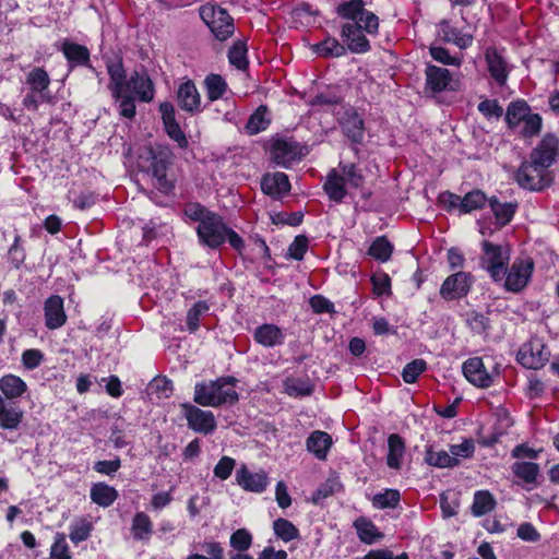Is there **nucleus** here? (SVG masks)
<instances>
[{"label": "nucleus", "mask_w": 559, "mask_h": 559, "mask_svg": "<svg viewBox=\"0 0 559 559\" xmlns=\"http://www.w3.org/2000/svg\"><path fill=\"white\" fill-rule=\"evenodd\" d=\"M109 75L108 88L117 104L121 117L132 119L135 116V99L150 103L154 99L155 87L145 72H133L127 79L122 61L109 60L106 63Z\"/></svg>", "instance_id": "1"}, {"label": "nucleus", "mask_w": 559, "mask_h": 559, "mask_svg": "<svg viewBox=\"0 0 559 559\" xmlns=\"http://www.w3.org/2000/svg\"><path fill=\"white\" fill-rule=\"evenodd\" d=\"M235 382V378L222 377L215 381L197 383L194 386L193 401L201 406L211 407H218L223 404H234L238 401Z\"/></svg>", "instance_id": "2"}, {"label": "nucleus", "mask_w": 559, "mask_h": 559, "mask_svg": "<svg viewBox=\"0 0 559 559\" xmlns=\"http://www.w3.org/2000/svg\"><path fill=\"white\" fill-rule=\"evenodd\" d=\"M171 151L163 145H150L139 155V167L143 171L152 174L156 180L155 187L164 192L169 191L173 187L166 177V170L171 163Z\"/></svg>", "instance_id": "3"}, {"label": "nucleus", "mask_w": 559, "mask_h": 559, "mask_svg": "<svg viewBox=\"0 0 559 559\" xmlns=\"http://www.w3.org/2000/svg\"><path fill=\"white\" fill-rule=\"evenodd\" d=\"M364 185V176L354 164H342L332 169L324 182V191L335 202H341L350 189H358Z\"/></svg>", "instance_id": "4"}, {"label": "nucleus", "mask_w": 559, "mask_h": 559, "mask_svg": "<svg viewBox=\"0 0 559 559\" xmlns=\"http://www.w3.org/2000/svg\"><path fill=\"white\" fill-rule=\"evenodd\" d=\"M200 16L218 40L234 34L233 19L225 9L206 3L200 8Z\"/></svg>", "instance_id": "5"}, {"label": "nucleus", "mask_w": 559, "mask_h": 559, "mask_svg": "<svg viewBox=\"0 0 559 559\" xmlns=\"http://www.w3.org/2000/svg\"><path fill=\"white\" fill-rule=\"evenodd\" d=\"M364 7L362 0H349L337 7V14L343 19L349 20V23H364L365 33L376 35L379 29V19Z\"/></svg>", "instance_id": "6"}, {"label": "nucleus", "mask_w": 559, "mask_h": 559, "mask_svg": "<svg viewBox=\"0 0 559 559\" xmlns=\"http://www.w3.org/2000/svg\"><path fill=\"white\" fill-rule=\"evenodd\" d=\"M197 234L200 241L212 249H215L226 241L227 226L223 218L213 213L199 223Z\"/></svg>", "instance_id": "7"}, {"label": "nucleus", "mask_w": 559, "mask_h": 559, "mask_svg": "<svg viewBox=\"0 0 559 559\" xmlns=\"http://www.w3.org/2000/svg\"><path fill=\"white\" fill-rule=\"evenodd\" d=\"M515 179L522 188L533 191L543 190L551 182L549 171L535 164L532 159L521 165Z\"/></svg>", "instance_id": "8"}, {"label": "nucleus", "mask_w": 559, "mask_h": 559, "mask_svg": "<svg viewBox=\"0 0 559 559\" xmlns=\"http://www.w3.org/2000/svg\"><path fill=\"white\" fill-rule=\"evenodd\" d=\"M550 356L542 340L534 337L525 343L518 353V361L528 369H539L545 366Z\"/></svg>", "instance_id": "9"}, {"label": "nucleus", "mask_w": 559, "mask_h": 559, "mask_svg": "<svg viewBox=\"0 0 559 559\" xmlns=\"http://www.w3.org/2000/svg\"><path fill=\"white\" fill-rule=\"evenodd\" d=\"M509 259L508 248L495 246L488 241L484 242L483 264L495 281L501 280L506 274V265Z\"/></svg>", "instance_id": "10"}, {"label": "nucleus", "mask_w": 559, "mask_h": 559, "mask_svg": "<svg viewBox=\"0 0 559 559\" xmlns=\"http://www.w3.org/2000/svg\"><path fill=\"white\" fill-rule=\"evenodd\" d=\"M188 427L195 432L209 435L216 428V419L212 412L203 411L192 404H182Z\"/></svg>", "instance_id": "11"}, {"label": "nucleus", "mask_w": 559, "mask_h": 559, "mask_svg": "<svg viewBox=\"0 0 559 559\" xmlns=\"http://www.w3.org/2000/svg\"><path fill=\"white\" fill-rule=\"evenodd\" d=\"M473 284V276L466 272H456L448 276L441 287L440 295L447 300H453L467 295Z\"/></svg>", "instance_id": "12"}, {"label": "nucleus", "mask_w": 559, "mask_h": 559, "mask_svg": "<svg viewBox=\"0 0 559 559\" xmlns=\"http://www.w3.org/2000/svg\"><path fill=\"white\" fill-rule=\"evenodd\" d=\"M533 270L532 260H515L507 274L506 288L514 293L522 290L527 285Z\"/></svg>", "instance_id": "13"}, {"label": "nucleus", "mask_w": 559, "mask_h": 559, "mask_svg": "<svg viewBox=\"0 0 559 559\" xmlns=\"http://www.w3.org/2000/svg\"><path fill=\"white\" fill-rule=\"evenodd\" d=\"M559 156V140L552 134H546L532 151L531 159L547 170Z\"/></svg>", "instance_id": "14"}, {"label": "nucleus", "mask_w": 559, "mask_h": 559, "mask_svg": "<svg viewBox=\"0 0 559 559\" xmlns=\"http://www.w3.org/2000/svg\"><path fill=\"white\" fill-rule=\"evenodd\" d=\"M364 23H345L342 26L341 37L349 51L365 53L370 50V44L364 34Z\"/></svg>", "instance_id": "15"}, {"label": "nucleus", "mask_w": 559, "mask_h": 559, "mask_svg": "<svg viewBox=\"0 0 559 559\" xmlns=\"http://www.w3.org/2000/svg\"><path fill=\"white\" fill-rule=\"evenodd\" d=\"M463 373L468 382L479 388H488L493 382V376L488 372L479 357L467 359L463 364Z\"/></svg>", "instance_id": "16"}, {"label": "nucleus", "mask_w": 559, "mask_h": 559, "mask_svg": "<svg viewBox=\"0 0 559 559\" xmlns=\"http://www.w3.org/2000/svg\"><path fill=\"white\" fill-rule=\"evenodd\" d=\"M236 483L246 491L262 492L269 485V477L264 471L253 473L241 465L236 472Z\"/></svg>", "instance_id": "17"}, {"label": "nucleus", "mask_w": 559, "mask_h": 559, "mask_svg": "<svg viewBox=\"0 0 559 559\" xmlns=\"http://www.w3.org/2000/svg\"><path fill=\"white\" fill-rule=\"evenodd\" d=\"M163 123L168 136L175 141L179 147L188 146V140L180 126L176 121L175 108L173 104L166 102L159 105Z\"/></svg>", "instance_id": "18"}, {"label": "nucleus", "mask_w": 559, "mask_h": 559, "mask_svg": "<svg viewBox=\"0 0 559 559\" xmlns=\"http://www.w3.org/2000/svg\"><path fill=\"white\" fill-rule=\"evenodd\" d=\"M177 102L179 107L187 112L195 114L202 110L201 95L195 84L190 80L179 85Z\"/></svg>", "instance_id": "19"}, {"label": "nucleus", "mask_w": 559, "mask_h": 559, "mask_svg": "<svg viewBox=\"0 0 559 559\" xmlns=\"http://www.w3.org/2000/svg\"><path fill=\"white\" fill-rule=\"evenodd\" d=\"M485 59L490 76L499 85H504L509 75V66L502 52L495 47H489L486 49Z\"/></svg>", "instance_id": "20"}, {"label": "nucleus", "mask_w": 559, "mask_h": 559, "mask_svg": "<svg viewBox=\"0 0 559 559\" xmlns=\"http://www.w3.org/2000/svg\"><path fill=\"white\" fill-rule=\"evenodd\" d=\"M45 324L49 330L61 328L67 321V314L63 307V299L58 295H52L44 304Z\"/></svg>", "instance_id": "21"}, {"label": "nucleus", "mask_w": 559, "mask_h": 559, "mask_svg": "<svg viewBox=\"0 0 559 559\" xmlns=\"http://www.w3.org/2000/svg\"><path fill=\"white\" fill-rule=\"evenodd\" d=\"M344 134L354 143H360L365 134L362 118L354 108H347L340 118Z\"/></svg>", "instance_id": "22"}, {"label": "nucleus", "mask_w": 559, "mask_h": 559, "mask_svg": "<svg viewBox=\"0 0 559 559\" xmlns=\"http://www.w3.org/2000/svg\"><path fill=\"white\" fill-rule=\"evenodd\" d=\"M253 338L264 347H275L284 343L285 334L280 326L264 323L254 330Z\"/></svg>", "instance_id": "23"}, {"label": "nucleus", "mask_w": 559, "mask_h": 559, "mask_svg": "<svg viewBox=\"0 0 559 559\" xmlns=\"http://www.w3.org/2000/svg\"><path fill=\"white\" fill-rule=\"evenodd\" d=\"M261 188L265 194L281 198L290 190V183L284 173L267 174L262 178Z\"/></svg>", "instance_id": "24"}, {"label": "nucleus", "mask_w": 559, "mask_h": 559, "mask_svg": "<svg viewBox=\"0 0 559 559\" xmlns=\"http://www.w3.org/2000/svg\"><path fill=\"white\" fill-rule=\"evenodd\" d=\"M440 38L445 43H452L461 49H466L472 46L474 37L471 34H465L451 25L449 21H442L438 27Z\"/></svg>", "instance_id": "25"}, {"label": "nucleus", "mask_w": 559, "mask_h": 559, "mask_svg": "<svg viewBox=\"0 0 559 559\" xmlns=\"http://www.w3.org/2000/svg\"><path fill=\"white\" fill-rule=\"evenodd\" d=\"M333 441L331 436L321 430H316L310 433L306 440V448L318 460H325Z\"/></svg>", "instance_id": "26"}, {"label": "nucleus", "mask_w": 559, "mask_h": 559, "mask_svg": "<svg viewBox=\"0 0 559 559\" xmlns=\"http://www.w3.org/2000/svg\"><path fill=\"white\" fill-rule=\"evenodd\" d=\"M451 73L448 69L428 66L426 69V84L432 92H442L453 88Z\"/></svg>", "instance_id": "27"}, {"label": "nucleus", "mask_w": 559, "mask_h": 559, "mask_svg": "<svg viewBox=\"0 0 559 559\" xmlns=\"http://www.w3.org/2000/svg\"><path fill=\"white\" fill-rule=\"evenodd\" d=\"M272 157L278 164L287 166L299 156L298 145L294 142L277 140L272 145Z\"/></svg>", "instance_id": "28"}, {"label": "nucleus", "mask_w": 559, "mask_h": 559, "mask_svg": "<svg viewBox=\"0 0 559 559\" xmlns=\"http://www.w3.org/2000/svg\"><path fill=\"white\" fill-rule=\"evenodd\" d=\"M26 391L27 384L21 377L8 373L0 378V392L4 400H16Z\"/></svg>", "instance_id": "29"}, {"label": "nucleus", "mask_w": 559, "mask_h": 559, "mask_svg": "<svg viewBox=\"0 0 559 559\" xmlns=\"http://www.w3.org/2000/svg\"><path fill=\"white\" fill-rule=\"evenodd\" d=\"M23 419V411L11 403H8L0 395V427L3 429H16Z\"/></svg>", "instance_id": "30"}, {"label": "nucleus", "mask_w": 559, "mask_h": 559, "mask_svg": "<svg viewBox=\"0 0 559 559\" xmlns=\"http://www.w3.org/2000/svg\"><path fill=\"white\" fill-rule=\"evenodd\" d=\"M488 204L493 213L496 224L500 226L509 224L518 209V203L501 202L496 197L489 198Z\"/></svg>", "instance_id": "31"}, {"label": "nucleus", "mask_w": 559, "mask_h": 559, "mask_svg": "<svg viewBox=\"0 0 559 559\" xmlns=\"http://www.w3.org/2000/svg\"><path fill=\"white\" fill-rule=\"evenodd\" d=\"M66 59L73 66H85L90 61V50L83 46L64 40L61 46Z\"/></svg>", "instance_id": "32"}, {"label": "nucleus", "mask_w": 559, "mask_h": 559, "mask_svg": "<svg viewBox=\"0 0 559 559\" xmlns=\"http://www.w3.org/2000/svg\"><path fill=\"white\" fill-rule=\"evenodd\" d=\"M90 497L94 503L107 508L118 498V491L107 484L97 483L92 486Z\"/></svg>", "instance_id": "33"}, {"label": "nucleus", "mask_w": 559, "mask_h": 559, "mask_svg": "<svg viewBox=\"0 0 559 559\" xmlns=\"http://www.w3.org/2000/svg\"><path fill=\"white\" fill-rule=\"evenodd\" d=\"M388 466L394 469L401 468L405 453V443L403 439L399 435H391L388 439Z\"/></svg>", "instance_id": "34"}, {"label": "nucleus", "mask_w": 559, "mask_h": 559, "mask_svg": "<svg viewBox=\"0 0 559 559\" xmlns=\"http://www.w3.org/2000/svg\"><path fill=\"white\" fill-rule=\"evenodd\" d=\"M26 84L29 85L33 93H37L38 98L46 100L45 91L50 84V79L46 70L43 68L33 69L26 78Z\"/></svg>", "instance_id": "35"}, {"label": "nucleus", "mask_w": 559, "mask_h": 559, "mask_svg": "<svg viewBox=\"0 0 559 559\" xmlns=\"http://www.w3.org/2000/svg\"><path fill=\"white\" fill-rule=\"evenodd\" d=\"M354 526L357 531L359 539L365 544L370 545L382 538V534L378 531L376 525L365 518L357 519L354 522Z\"/></svg>", "instance_id": "36"}, {"label": "nucleus", "mask_w": 559, "mask_h": 559, "mask_svg": "<svg viewBox=\"0 0 559 559\" xmlns=\"http://www.w3.org/2000/svg\"><path fill=\"white\" fill-rule=\"evenodd\" d=\"M530 114V108L525 102H514L507 109L506 121L510 129L515 130Z\"/></svg>", "instance_id": "37"}, {"label": "nucleus", "mask_w": 559, "mask_h": 559, "mask_svg": "<svg viewBox=\"0 0 559 559\" xmlns=\"http://www.w3.org/2000/svg\"><path fill=\"white\" fill-rule=\"evenodd\" d=\"M204 86L209 100L215 102L222 98L227 92L226 81L218 74H210L204 80Z\"/></svg>", "instance_id": "38"}, {"label": "nucleus", "mask_w": 559, "mask_h": 559, "mask_svg": "<svg viewBox=\"0 0 559 559\" xmlns=\"http://www.w3.org/2000/svg\"><path fill=\"white\" fill-rule=\"evenodd\" d=\"M496 500L489 491L480 490L474 496L472 513L475 516H483L495 509Z\"/></svg>", "instance_id": "39"}, {"label": "nucleus", "mask_w": 559, "mask_h": 559, "mask_svg": "<svg viewBox=\"0 0 559 559\" xmlns=\"http://www.w3.org/2000/svg\"><path fill=\"white\" fill-rule=\"evenodd\" d=\"M93 531V524L85 518L76 519L70 525V540L73 544H79L86 540Z\"/></svg>", "instance_id": "40"}, {"label": "nucleus", "mask_w": 559, "mask_h": 559, "mask_svg": "<svg viewBox=\"0 0 559 559\" xmlns=\"http://www.w3.org/2000/svg\"><path fill=\"white\" fill-rule=\"evenodd\" d=\"M514 475L526 484H533L539 473V466L533 462L518 461L512 465Z\"/></svg>", "instance_id": "41"}, {"label": "nucleus", "mask_w": 559, "mask_h": 559, "mask_svg": "<svg viewBox=\"0 0 559 559\" xmlns=\"http://www.w3.org/2000/svg\"><path fill=\"white\" fill-rule=\"evenodd\" d=\"M489 199L480 190H473L462 198L461 213L466 214L475 210L483 209Z\"/></svg>", "instance_id": "42"}, {"label": "nucleus", "mask_w": 559, "mask_h": 559, "mask_svg": "<svg viewBox=\"0 0 559 559\" xmlns=\"http://www.w3.org/2000/svg\"><path fill=\"white\" fill-rule=\"evenodd\" d=\"M425 460L429 465L440 468L457 465V459L455 456H451L450 452L444 450L433 451L432 449H428L426 451Z\"/></svg>", "instance_id": "43"}, {"label": "nucleus", "mask_w": 559, "mask_h": 559, "mask_svg": "<svg viewBox=\"0 0 559 559\" xmlns=\"http://www.w3.org/2000/svg\"><path fill=\"white\" fill-rule=\"evenodd\" d=\"M284 390L293 397L308 396L312 393V385L305 379L287 378L284 381Z\"/></svg>", "instance_id": "44"}, {"label": "nucleus", "mask_w": 559, "mask_h": 559, "mask_svg": "<svg viewBox=\"0 0 559 559\" xmlns=\"http://www.w3.org/2000/svg\"><path fill=\"white\" fill-rule=\"evenodd\" d=\"M153 531L152 522L147 514L138 512L132 521V534L135 539H147Z\"/></svg>", "instance_id": "45"}, {"label": "nucleus", "mask_w": 559, "mask_h": 559, "mask_svg": "<svg viewBox=\"0 0 559 559\" xmlns=\"http://www.w3.org/2000/svg\"><path fill=\"white\" fill-rule=\"evenodd\" d=\"M253 543V536L247 528H238L229 538L230 552L248 551Z\"/></svg>", "instance_id": "46"}, {"label": "nucleus", "mask_w": 559, "mask_h": 559, "mask_svg": "<svg viewBox=\"0 0 559 559\" xmlns=\"http://www.w3.org/2000/svg\"><path fill=\"white\" fill-rule=\"evenodd\" d=\"M393 246L384 237L376 238L369 248V254L380 262H386L391 258Z\"/></svg>", "instance_id": "47"}, {"label": "nucleus", "mask_w": 559, "mask_h": 559, "mask_svg": "<svg viewBox=\"0 0 559 559\" xmlns=\"http://www.w3.org/2000/svg\"><path fill=\"white\" fill-rule=\"evenodd\" d=\"M273 530L275 535L286 543L299 537L298 528L286 519L275 520Z\"/></svg>", "instance_id": "48"}, {"label": "nucleus", "mask_w": 559, "mask_h": 559, "mask_svg": "<svg viewBox=\"0 0 559 559\" xmlns=\"http://www.w3.org/2000/svg\"><path fill=\"white\" fill-rule=\"evenodd\" d=\"M400 492L395 489H386L373 496L372 504L377 509L395 508L400 502Z\"/></svg>", "instance_id": "49"}, {"label": "nucleus", "mask_w": 559, "mask_h": 559, "mask_svg": "<svg viewBox=\"0 0 559 559\" xmlns=\"http://www.w3.org/2000/svg\"><path fill=\"white\" fill-rule=\"evenodd\" d=\"M316 51L323 57H341L346 53V48L335 38H326L317 45Z\"/></svg>", "instance_id": "50"}, {"label": "nucleus", "mask_w": 559, "mask_h": 559, "mask_svg": "<svg viewBox=\"0 0 559 559\" xmlns=\"http://www.w3.org/2000/svg\"><path fill=\"white\" fill-rule=\"evenodd\" d=\"M210 310L205 301L195 302L187 312V328L190 332H195L199 328L200 318Z\"/></svg>", "instance_id": "51"}, {"label": "nucleus", "mask_w": 559, "mask_h": 559, "mask_svg": "<svg viewBox=\"0 0 559 559\" xmlns=\"http://www.w3.org/2000/svg\"><path fill=\"white\" fill-rule=\"evenodd\" d=\"M267 126L266 109L260 107L250 116L246 129L250 134H257L265 130Z\"/></svg>", "instance_id": "52"}, {"label": "nucleus", "mask_w": 559, "mask_h": 559, "mask_svg": "<svg viewBox=\"0 0 559 559\" xmlns=\"http://www.w3.org/2000/svg\"><path fill=\"white\" fill-rule=\"evenodd\" d=\"M426 369L427 362L424 359H414L404 367L402 378L406 383H414Z\"/></svg>", "instance_id": "53"}, {"label": "nucleus", "mask_w": 559, "mask_h": 559, "mask_svg": "<svg viewBox=\"0 0 559 559\" xmlns=\"http://www.w3.org/2000/svg\"><path fill=\"white\" fill-rule=\"evenodd\" d=\"M519 133L524 138H532L542 129V117L538 114H530L519 127Z\"/></svg>", "instance_id": "54"}, {"label": "nucleus", "mask_w": 559, "mask_h": 559, "mask_svg": "<svg viewBox=\"0 0 559 559\" xmlns=\"http://www.w3.org/2000/svg\"><path fill=\"white\" fill-rule=\"evenodd\" d=\"M21 242V236L15 235L13 243L8 251V260L14 269H20L26 259V252Z\"/></svg>", "instance_id": "55"}, {"label": "nucleus", "mask_w": 559, "mask_h": 559, "mask_svg": "<svg viewBox=\"0 0 559 559\" xmlns=\"http://www.w3.org/2000/svg\"><path fill=\"white\" fill-rule=\"evenodd\" d=\"M342 483L337 477L329 478L323 485H321L313 495V502L318 503L322 499H325L335 492L341 491Z\"/></svg>", "instance_id": "56"}, {"label": "nucleus", "mask_w": 559, "mask_h": 559, "mask_svg": "<svg viewBox=\"0 0 559 559\" xmlns=\"http://www.w3.org/2000/svg\"><path fill=\"white\" fill-rule=\"evenodd\" d=\"M229 62L239 70H245L248 66L247 48L242 43H236L229 50Z\"/></svg>", "instance_id": "57"}, {"label": "nucleus", "mask_w": 559, "mask_h": 559, "mask_svg": "<svg viewBox=\"0 0 559 559\" xmlns=\"http://www.w3.org/2000/svg\"><path fill=\"white\" fill-rule=\"evenodd\" d=\"M45 359L44 353L37 348H29L22 353L21 361L26 370L38 368Z\"/></svg>", "instance_id": "58"}, {"label": "nucleus", "mask_w": 559, "mask_h": 559, "mask_svg": "<svg viewBox=\"0 0 559 559\" xmlns=\"http://www.w3.org/2000/svg\"><path fill=\"white\" fill-rule=\"evenodd\" d=\"M474 452L475 442L473 439H463L461 443L450 445V454L457 459V464L461 459L472 457Z\"/></svg>", "instance_id": "59"}, {"label": "nucleus", "mask_w": 559, "mask_h": 559, "mask_svg": "<svg viewBox=\"0 0 559 559\" xmlns=\"http://www.w3.org/2000/svg\"><path fill=\"white\" fill-rule=\"evenodd\" d=\"M236 467V460L230 456H222L217 464L214 466V476L221 480H226L233 474Z\"/></svg>", "instance_id": "60"}, {"label": "nucleus", "mask_w": 559, "mask_h": 559, "mask_svg": "<svg viewBox=\"0 0 559 559\" xmlns=\"http://www.w3.org/2000/svg\"><path fill=\"white\" fill-rule=\"evenodd\" d=\"M50 556L52 559H71L70 549L62 533H58L51 546Z\"/></svg>", "instance_id": "61"}, {"label": "nucleus", "mask_w": 559, "mask_h": 559, "mask_svg": "<svg viewBox=\"0 0 559 559\" xmlns=\"http://www.w3.org/2000/svg\"><path fill=\"white\" fill-rule=\"evenodd\" d=\"M430 55L436 61L447 66L460 67L462 64L461 57L451 56L449 51L443 47H430Z\"/></svg>", "instance_id": "62"}, {"label": "nucleus", "mask_w": 559, "mask_h": 559, "mask_svg": "<svg viewBox=\"0 0 559 559\" xmlns=\"http://www.w3.org/2000/svg\"><path fill=\"white\" fill-rule=\"evenodd\" d=\"M477 108L487 119H499L503 114V108L496 99H485Z\"/></svg>", "instance_id": "63"}, {"label": "nucleus", "mask_w": 559, "mask_h": 559, "mask_svg": "<svg viewBox=\"0 0 559 559\" xmlns=\"http://www.w3.org/2000/svg\"><path fill=\"white\" fill-rule=\"evenodd\" d=\"M150 389L155 392L159 399H167L173 392V382L166 377H157L150 383Z\"/></svg>", "instance_id": "64"}]
</instances>
